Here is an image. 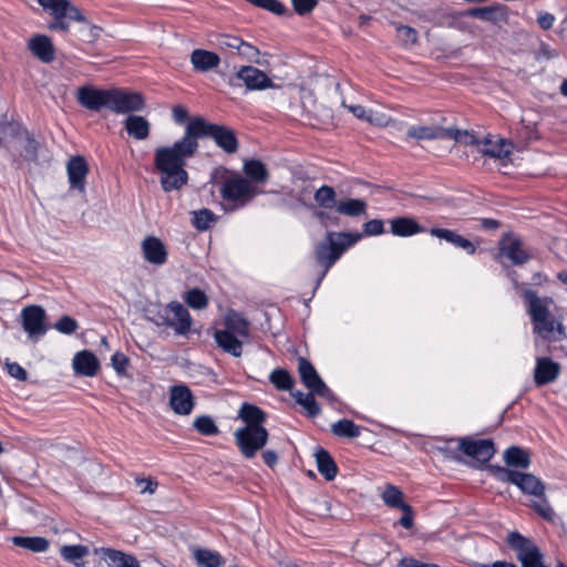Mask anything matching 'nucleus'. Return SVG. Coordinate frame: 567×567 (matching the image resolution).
I'll use <instances>...</instances> for the list:
<instances>
[{
    "mask_svg": "<svg viewBox=\"0 0 567 567\" xmlns=\"http://www.w3.org/2000/svg\"><path fill=\"white\" fill-rule=\"evenodd\" d=\"M210 137L227 154L238 151L235 131L228 126L209 123L200 116L192 117L186 124L184 136L171 146L155 150L154 165L161 173L164 192L178 190L188 182L185 171L186 161L193 157L199 147L198 140Z\"/></svg>",
    "mask_w": 567,
    "mask_h": 567,
    "instance_id": "nucleus-1",
    "label": "nucleus"
},
{
    "mask_svg": "<svg viewBox=\"0 0 567 567\" xmlns=\"http://www.w3.org/2000/svg\"><path fill=\"white\" fill-rule=\"evenodd\" d=\"M524 298L528 303V313L533 323V331L547 342H556L566 338V329L549 311L551 298H540L535 291L527 289Z\"/></svg>",
    "mask_w": 567,
    "mask_h": 567,
    "instance_id": "nucleus-2",
    "label": "nucleus"
},
{
    "mask_svg": "<svg viewBox=\"0 0 567 567\" xmlns=\"http://www.w3.org/2000/svg\"><path fill=\"white\" fill-rule=\"evenodd\" d=\"M39 4L50 10L53 17L52 22L49 23V29L52 31L68 32L70 29L69 22L76 21L86 25V33L84 38L87 41H93L99 38L101 28L90 23L82 14L81 10L71 3L69 0H37Z\"/></svg>",
    "mask_w": 567,
    "mask_h": 567,
    "instance_id": "nucleus-3",
    "label": "nucleus"
},
{
    "mask_svg": "<svg viewBox=\"0 0 567 567\" xmlns=\"http://www.w3.org/2000/svg\"><path fill=\"white\" fill-rule=\"evenodd\" d=\"M361 238L360 234L350 233H329L327 238L320 241L316 247V259L323 267L317 286L327 275L328 270L341 257L343 251L355 244Z\"/></svg>",
    "mask_w": 567,
    "mask_h": 567,
    "instance_id": "nucleus-4",
    "label": "nucleus"
},
{
    "mask_svg": "<svg viewBox=\"0 0 567 567\" xmlns=\"http://www.w3.org/2000/svg\"><path fill=\"white\" fill-rule=\"evenodd\" d=\"M157 327H168L178 336H187L192 328L188 310L178 301L169 302L156 318L152 319Z\"/></svg>",
    "mask_w": 567,
    "mask_h": 567,
    "instance_id": "nucleus-5",
    "label": "nucleus"
},
{
    "mask_svg": "<svg viewBox=\"0 0 567 567\" xmlns=\"http://www.w3.org/2000/svg\"><path fill=\"white\" fill-rule=\"evenodd\" d=\"M507 544L516 551V557L522 567H547L544 564V556L539 548L518 532H511L507 536Z\"/></svg>",
    "mask_w": 567,
    "mask_h": 567,
    "instance_id": "nucleus-6",
    "label": "nucleus"
},
{
    "mask_svg": "<svg viewBox=\"0 0 567 567\" xmlns=\"http://www.w3.org/2000/svg\"><path fill=\"white\" fill-rule=\"evenodd\" d=\"M259 193L250 181L239 175L226 178L220 187L221 197L239 206L246 205Z\"/></svg>",
    "mask_w": 567,
    "mask_h": 567,
    "instance_id": "nucleus-7",
    "label": "nucleus"
},
{
    "mask_svg": "<svg viewBox=\"0 0 567 567\" xmlns=\"http://www.w3.org/2000/svg\"><path fill=\"white\" fill-rule=\"evenodd\" d=\"M234 439L243 456L252 458L266 445L268 431L266 427H239Z\"/></svg>",
    "mask_w": 567,
    "mask_h": 567,
    "instance_id": "nucleus-8",
    "label": "nucleus"
},
{
    "mask_svg": "<svg viewBox=\"0 0 567 567\" xmlns=\"http://www.w3.org/2000/svg\"><path fill=\"white\" fill-rule=\"evenodd\" d=\"M219 74L226 78L227 83L233 87L240 86L241 83L250 91L274 87L272 81L266 73L251 65L241 66L229 76L224 72H219Z\"/></svg>",
    "mask_w": 567,
    "mask_h": 567,
    "instance_id": "nucleus-9",
    "label": "nucleus"
},
{
    "mask_svg": "<svg viewBox=\"0 0 567 567\" xmlns=\"http://www.w3.org/2000/svg\"><path fill=\"white\" fill-rule=\"evenodd\" d=\"M145 107L140 92L125 89H110V111L117 114H132Z\"/></svg>",
    "mask_w": 567,
    "mask_h": 567,
    "instance_id": "nucleus-10",
    "label": "nucleus"
},
{
    "mask_svg": "<svg viewBox=\"0 0 567 567\" xmlns=\"http://www.w3.org/2000/svg\"><path fill=\"white\" fill-rule=\"evenodd\" d=\"M298 372L305 386L317 395L332 399L333 394L322 381L315 367L305 358L298 359Z\"/></svg>",
    "mask_w": 567,
    "mask_h": 567,
    "instance_id": "nucleus-11",
    "label": "nucleus"
},
{
    "mask_svg": "<svg viewBox=\"0 0 567 567\" xmlns=\"http://www.w3.org/2000/svg\"><path fill=\"white\" fill-rule=\"evenodd\" d=\"M47 313L40 306H28L21 311V323L29 338L37 339L47 332Z\"/></svg>",
    "mask_w": 567,
    "mask_h": 567,
    "instance_id": "nucleus-12",
    "label": "nucleus"
},
{
    "mask_svg": "<svg viewBox=\"0 0 567 567\" xmlns=\"http://www.w3.org/2000/svg\"><path fill=\"white\" fill-rule=\"evenodd\" d=\"M458 450L481 464L487 463L496 452L492 440H472L470 437L460 439Z\"/></svg>",
    "mask_w": 567,
    "mask_h": 567,
    "instance_id": "nucleus-13",
    "label": "nucleus"
},
{
    "mask_svg": "<svg viewBox=\"0 0 567 567\" xmlns=\"http://www.w3.org/2000/svg\"><path fill=\"white\" fill-rule=\"evenodd\" d=\"M78 102L90 111L110 110V90L83 86L78 90Z\"/></svg>",
    "mask_w": 567,
    "mask_h": 567,
    "instance_id": "nucleus-14",
    "label": "nucleus"
},
{
    "mask_svg": "<svg viewBox=\"0 0 567 567\" xmlns=\"http://www.w3.org/2000/svg\"><path fill=\"white\" fill-rule=\"evenodd\" d=\"M89 165L81 155L72 156L66 163L68 179L70 188L81 194L85 192V179L89 174Z\"/></svg>",
    "mask_w": 567,
    "mask_h": 567,
    "instance_id": "nucleus-15",
    "label": "nucleus"
},
{
    "mask_svg": "<svg viewBox=\"0 0 567 567\" xmlns=\"http://www.w3.org/2000/svg\"><path fill=\"white\" fill-rule=\"evenodd\" d=\"M499 250L514 265H523L530 259V255L524 249L519 237L505 235L499 241Z\"/></svg>",
    "mask_w": 567,
    "mask_h": 567,
    "instance_id": "nucleus-16",
    "label": "nucleus"
},
{
    "mask_svg": "<svg viewBox=\"0 0 567 567\" xmlns=\"http://www.w3.org/2000/svg\"><path fill=\"white\" fill-rule=\"evenodd\" d=\"M169 405L179 415H188L194 409L195 402L192 391L184 384L174 385L169 391Z\"/></svg>",
    "mask_w": 567,
    "mask_h": 567,
    "instance_id": "nucleus-17",
    "label": "nucleus"
},
{
    "mask_svg": "<svg viewBox=\"0 0 567 567\" xmlns=\"http://www.w3.org/2000/svg\"><path fill=\"white\" fill-rule=\"evenodd\" d=\"M560 374V364L549 358L539 357L536 359L534 370V382L537 386H543L554 382Z\"/></svg>",
    "mask_w": 567,
    "mask_h": 567,
    "instance_id": "nucleus-18",
    "label": "nucleus"
},
{
    "mask_svg": "<svg viewBox=\"0 0 567 567\" xmlns=\"http://www.w3.org/2000/svg\"><path fill=\"white\" fill-rule=\"evenodd\" d=\"M94 554L105 560L109 567H137L140 565L133 555L113 548H95Z\"/></svg>",
    "mask_w": 567,
    "mask_h": 567,
    "instance_id": "nucleus-19",
    "label": "nucleus"
},
{
    "mask_svg": "<svg viewBox=\"0 0 567 567\" xmlns=\"http://www.w3.org/2000/svg\"><path fill=\"white\" fill-rule=\"evenodd\" d=\"M142 251L145 260L153 265H164L167 260V250L163 241L153 236L142 241Z\"/></svg>",
    "mask_w": 567,
    "mask_h": 567,
    "instance_id": "nucleus-20",
    "label": "nucleus"
},
{
    "mask_svg": "<svg viewBox=\"0 0 567 567\" xmlns=\"http://www.w3.org/2000/svg\"><path fill=\"white\" fill-rule=\"evenodd\" d=\"M513 145L511 142L498 138L493 140L491 136H486L480 143L478 152L485 156L505 159L512 154Z\"/></svg>",
    "mask_w": 567,
    "mask_h": 567,
    "instance_id": "nucleus-21",
    "label": "nucleus"
},
{
    "mask_svg": "<svg viewBox=\"0 0 567 567\" xmlns=\"http://www.w3.org/2000/svg\"><path fill=\"white\" fill-rule=\"evenodd\" d=\"M190 64L197 72H209L216 70L220 64V56L205 49H195L189 56Z\"/></svg>",
    "mask_w": 567,
    "mask_h": 567,
    "instance_id": "nucleus-22",
    "label": "nucleus"
},
{
    "mask_svg": "<svg viewBox=\"0 0 567 567\" xmlns=\"http://www.w3.org/2000/svg\"><path fill=\"white\" fill-rule=\"evenodd\" d=\"M72 365L75 373L83 377H94L100 369L99 360L89 350L78 352L73 358Z\"/></svg>",
    "mask_w": 567,
    "mask_h": 567,
    "instance_id": "nucleus-23",
    "label": "nucleus"
},
{
    "mask_svg": "<svg viewBox=\"0 0 567 567\" xmlns=\"http://www.w3.org/2000/svg\"><path fill=\"white\" fill-rule=\"evenodd\" d=\"M408 140H446V128L439 125H413L406 131Z\"/></svg>",
    "mask_w": 567,
    "mask_h": 567,
    "instance_id": "nucleus-24",
    "label": "nucleus"
},
{
    "mask_svg": "<svg viewBox=\"0 0 567 567\" xmlns=\"http://www.w3.org/2000/svg\"><path fill=\"white\" fill-rule=\"evenodd\" d=\"M28 47L40 61L50 63L54 60V47L49 37L43 34L34 35L29 40Z\"/></svg>",
    "mask_w": 567,
    "mask_h": 567,
    "instance_id": "nucleus-25",
    "label": "nucleus"
},
{
    "mask_svg": "<svg viewBox=\"0 0 567 567\" xmlns=\"http://www.w3.org/2000/svg\"><path fill=\"white\" fill-rule=\"evenodd\" d=\"M127 134L138 141L146 140L151 133V123L141 115L130 114L124 120Z\"/></svg>",
    "mask_w": 567,
    "mask_h": 567,
    "instance_id": "nucleus-26",
    "label": "nucleus"
},
{
    "mask_svg": "<svg viewBox=\"0 0 567 567\" xmlns=\"http://www.w3.org/2000/svg\"><path fill=\"white\" fill-rule=\"evenodd\" d=\"M214 339L219 348L233 357L238 358L243 354V341L229 330H216Z\"/></svg>",
    "mask_w": 567,
    "mask_h": 567,
    "instance_id": "nucleus-27",
    "label": "nucleus"
},
{
    "mask_svg": "<svg viewBox=\"0 0 567 567\" xmlns=\"http://www.w3.org/2000/svg\"><path fill=\"white\" fill-rule=\"evenodd\" d=\"M465 16L478 18L481 20L493 23L507 20L506 8L502 4H495L483 8H472L465 12Z\"/></svg>",
    "mask_w": 567,
    "mask_h": 567,
    "instance_id": "nucleus-28",
    "label": "nucleus"
},
{
    "mask_svg": "<svg viewBox=\"0 0 567 567\" xmlns=\"http://www.w3.org/2000/svg\"><path fill=\"white\" fill-rule=\"evenodd\" d=\"M430 234L434 237L446 240L447 243L465 250L470 255H473L476 251L473 243L454 230L445 228H432Z\"/></svg>",
    "mask_w": 567,
    "mask_h": 567,
    "instance_id": "nucleus-29",
    "label": "nucleus"
},
{
    "mask_svg": "<svg viewBox=\"0 0 567 567\" xmlns=\"http://www.w3.org/2000/svg\"><path fill=\"white\" fill-rule=\"evenodd\" d=\"M319 473L327 480L332 481L338 474V466L332 456L324 449H318L315 453Z\"/></svg>",
    "mask_w": 567,
    "mask_h": 567,
    "instance_id": "nucleus-30",
    "label": "nucleus"
},
{
    "mask_svg": "<svg viewBox=\"0 0 567 567\" xmlns=\"http://www.w3.org/2000/svg\"><path fill=\"white\" fill-rule=\"evenodd\" d=\"M238 416L245 422L246 425L244 427H264L262 423L267 417L260 408L249 403L241 405Z\"/></svg>",
    "mask_w": 567,
    "mask_h": 567,
    "instance_id": "nucleus-31",
    "label": "nucleus"
},
{
    "mask_svg": "<svg viewBox=\"0 0 567 567\" xmlns=\"http://www.w3.org/2000/svg\"><path fill=\"white\" fill-rule=\"evenodd\" d=\"M391 231L395 236L408 237L423 231V228L411 217H398L390 221Z\"/></svg>",
    "mask_w": 567,
    "mask_h": 567,
    "instance_id": "nucleus-32",
    "label": "nucleus"
},
{
    "mask_svg": "<svg viewBox=\"0 0 567 567\" xmlns=\"http://www.w3.org/2000/svg\"><path fill=\"white\" fill-rule=\"evenodd\" d=\"M192 553L199 567H220L224 564L223 557L215 550L194 547Z\"/></svg>",
    "mask_w": 567,
    "mask_h": 567,
    "instance_id": "nucleus-33",
    "label": "nucleus"
},
{
    "mask_svg": "<svg viewBox=\"0 0 567 567\" xmlns=\"http://www.w3.org/2000/svg\"><path fill=\"white\" fill-rule=\"evenodd\" d=\"M504 461L507 466L527 468L530 464L529 454L519 446H511L504 452Z\"/></svg>",
    "mask_w": 567,
    "mask_h": 567,
    "instance_id": "nucleus-34",
    "label": "nucleus"
},
{
    "mask_svg": "<svg viewBox=\"0 0 567 567\" xmlns=\"http://www.w3.org/2000/svg\"><path fill=\"white\" fill-rule=\"evenodd\" d=\"M522 492L532 494L534 496H543L545 492V485L543 482L533 474L520 473L518 477V482L516 483Z\"/></svg>",
    "mask_w": 567,
    "mask_h": 567,
    "instance_id": "nucleus-35",
    "label": "nucleus"
},
{
    "mask_svg": "<svg viewBox=\"0 0 567 567\" xmlns=\"http://www.w3.org/2000/svg\"><path fill=\"white\" fill-rule=\"evenodd\" d=\"M342 106L348 109L349 112H351L355 117H358L360 120H365L367 122H369L371 124H374L378 126H383L388 123V118L385 115L379 114V113H375L372 111H367L361 105H353V104L349 105L343 101Z\"/></svg>",
    "mask_w": 567,
    "mask_h": 567,
    "instance_id": "nucleus-36",
    "label": "nucleus"
},
{
    "mask_svg": "<svg viewBox=\"0 0 567 567\" xmlns=\"http://www.w3.org/2000/svg\"><path fill=\"white\" fill-rule=\"evenodd\" d=\"M244 173L255 183L264 184L269 178L268 169L258 159H249L244 164Z\"/></svg>",
    "mask_w": 567,
    "mask_h": 567,
    "instance_id": "nucleus-37",
    "label": "nucleus"
},
{
    "mask_svg": "<svg viewBox=\"0 0 567 567\" xmlns=\"http://www.w3.org/2000/svg\"><path fill=\"white\" fill-rule=\"evenodd\" d=\"M12 543L16 546L31 550L33 553H43L49 547V540L44 537H38V536H35V537L14 536L12 538Z\"/></svg>",
    "mask_w": 567,
    "mask_h": 567,
    "instance_id": "nucleus-38",
    "label": "nucleus"
},
{
    "mask_svg": "<svg viewBox=\"0 0 567 567\" xmlns=\"http://www.w3.org/2000/svg\"><path fill=\"white\" fill-rule=\"evenodd\" d=\"M336 210L341 215L355 217L365 214L367 203L362 199H344L338 202Z\"/></svg>",
    "mask_w": 567,
    "mask_h": 567,
    "instance_id": "nucleus-39",
    "label": "nucleus"
},
{
    "mask_svg": "<svg viewBox=\"0 0 567 567\" xmlns=\"http://www.w3.org/2000/svg\"><path fill=\"white\" fill-rule=\"evenodd\" d=\"M226 329L229 330L234 336L248 337L249 334V322L244 319L240 315L231 312L226 317Z\"/></svg>",
    "mask_w": 567,
    "mask_h": 567,
    "instance_id": "nucleus-40",
    "label": "nucleus"
},
{
    "mask_svg": "<svg viewBox=\"0 0 567 567\" xmlns=\"http://www.w3.org/2000/svg\"><path fill=\"white\" fill-rule=\"evenodd\" d=\"M60 554L66 561L81 567L83 564L80 560L89 554V548L84 545H64L60 548Z\"/></svg>",
    "mask_w": 567,
    "mask_h": 567,
    "instance_id": "nucleus-41",
    "label": "nucleus"
},
{
    "mask_svg": "<svg viewBox=\"0 0 567 567\" xmlns=\"http://www.w3.org/2000/svg\"><path fill=\"white\" fill-rule=\"evenodd\" d=\"M331 431L337 436L349 439L358 437L361 433L360 427L347 419L333 423Z\"/></svg>",
    "mask_w": 567,
    "mask_h": 567,
    "instance_id": "nucleus-42",
    "label": "nucleus"
},
{
    "mask_svg": "<svg viewBox=\"0 0 567 567\" xmlns=\"http://www.w3.org/2000/svg\"><path fill=\"white\" fill-rule=\"evenodd\" d=\"M315 202L318 204V206L331 209L337 206L336 202V192L331 186L323 185L315 193Z\"/></svg>",
    "mask_w": 567,
    "mask_h": 567,
    "instance_id": "nucleus-43",
    "label": "nucleus"
},
{
    "mask_svg": "<svg viewBox=\"0 0 567 567\" xmlns=\"http://www.w3.org/2000/svg\"><path fill=\"white\" fill-rule=\"evenodd\" d=\"M381 498L384 502V504L391 508H401L404 503L403 501V493L401 489L394 485H386L384 491L381 494Z\"/></svg>",
    "mask_w": 567,
    "mask_h": 567,
    "instance_id": "nucleus-44",
    "label": "nucleus"
},
{
    "mask_svg": "<svg viewBox=\"0 0 567 567\" xmlns=\"http://www.w3.org/2000/svg\"><path fill=\"white\" fill-rule=\"evenodd\" d=\"M446 140H454L464 145L476 146L477 150L480 148V143L482 142V140L475 136L472 132L451 127L446 128Z\"/></svg>",
    "mask_w": 567,
    "mask_h": 567,
    "instance_id": "nucleus-45",
    "label": "nucleus"
},
{
    "mask_svg": "<svg viewBox=\"0 0 567 567\" xmlns=\"http://www.w3.org/2000/svg\"><path fill=\"white\" fill-rule=\"evenodd\" d=\"M316 393L311 391L309 393H303L301 391H296L292 393L296 402L307 410L309 416H316L320 413V408L313 396Z\"/></svg>",
    "mask_w": 567,
    "mask_h": 567,
    "instance_id": "nucleus-46",
    "label": "nucleus"
},
{
    "mask_svg": "<svg viewBox=\"0 0 567 567\" xmlns=\"http://www.w3.org/2000/svg\"><path fill=\"white\" fill-rule=\"evenodd\" d=\"M184 301L193 309H204L208 305V298L206 293L199 288L189 289L184 293Z\"/></svg>",
    "mask_w": 567,
    "mask_h": 567,
    "instance_id": "nucleus-47",
    "label": "nucleus"
},
{
    "mask_svg": "<svg viewBox=\"0 0 567 567\" xmlns=\"http://www.w3.org/2000/svg\"><path fill=\"white\" fill-rule=\"evenodd\" d=\"M269 379L278 390L288 391L291 390L293 385L292 377L289 374L287 370L284 369L274 370Z\"/></svg>",
    "mask_w": 567,
    "mask_h": 567,
    "instance_id": "nucleus-48",
    "label": "nucleus"
},
{
    "mask_svg": "<svg viewBox=\"0 0 567 567\" xmlns=\"http://www.w3.org/2000/svg\"><path fill=\"white\" fill-rule=\"evenodd\" d=\"M215 221V215L209 209L193 212V226L198 230H206Z\"/></svg>",
    "mask_w": 567,
    "mask_h": 567,
    "instance_id": "nucleus-49",
    "label": "nucleus"
},
{
    "mask_svg": "<svg viewBox=\"0 0 567 567\" xmlns=\"http://www.w3.org/2000/svg\"><path fill=\"white\" fill-rule=\"evenodd\" d=\"M194 427L203 435H216L219 431L210 416H198L194 421Z\"/></svg>",
    "mask_w": 567,
    "mask_h": 567,
    "instance_id": "nucleus-50",
    "label": "nucleus"
},
{
    "mask_svg": "<svg viewBox=\"0 0 567 567\" xmlns=\"http://www.w3.org/2000/svg\"><path fill=\"white\" fill-rule=\"evenodd\" d=\"M396 33H398L399 40L404 45H412V44H415L417 42V32H416V30L411 28V27H409V25L399 24L396 27Z\"/></svg>",
    "mask_w": 567,
    "mask_h": 567,
    "instance_id": "nucleus-51",
    "label": "nucleus"
},
{
    "mask_svg": "<svg viewBox=\"0 0 567 567\" xmlns=\"http://www.w3.org/2000/svg\"><path fill=\"white\" fill-rule=\"evenodd\" d=\"M538 499L534 501L533 507L534 509L546 520H553L555 517V513L547 502L545 495L537 496Z\"/></svg>",
    "mask_w": 567,
    "mask_h": 567,
    "instance_id": "nucleus-52",
    "label": "nucleus"
},
{
    "mask_svg": "<svg viewBox=\"0 0 567 567\" xmlns=\"http://www.w3.org/2000/svg\"><path fill=\"white\" fill-rule=\"evenodd\" d=\"M54 328L61 333L71 334L76 331L79 324L75 319L63 316L54 323Z\"/></svg>",
    "mask_w": 567,
    "mask_h": 567,
    "instance_id": "nucleus-53",
    "label": "nucleus"
},
{
    "mask_svg": "<svg viewBox=\"0 0 567 567\" xmlns=\"http://www.w3.org/2000/svg\"><path fill=\"white\" fill-rule=\"evenodd\" d=\"M491 470L495 473L496 477L502 482H509L515 485L518 482L520 472L501 466H492Z\"/></svg>",
    "mask_w": 567,
    "mask_h": 567,
    "instance_id": "nucleus-54",
    "label": "nucleus"
},
{
    "mask_svg": "<svg viewBox=\"0 0 567 567\" xmlns=\"http://www.w3.org/2000/svg\"><path fill=\"white\" fill-rule=\"evenodd\" d=\"M241 39L230 34H218L216 37V45L219 49H238Z\"/></svg>",
    "mask_w": 567,
    "mask_h": 567,
    "instance_id": "nucleus-55",
    "label": "nucleus"
},
{
    "mask_svg": "<svg viewBox=\"0 0 567 567\" xmlns=\"http://www.w3.org/2000/svg\"><path fill=\"white\" fill-rule=\"evenodd\" d=\"M237 52L240 56L248 61H257L259 56V50L244 40L240 41Z\"/></svg>",
    "mask_w": 567,
    "mask_h": 567,
    "instance_id": "nucleus-56",
    "label": "nucleus"
},
{
    "mask_svg": "<svg viewBox=\"0 0 567 567\" xmlns=\"http://www.w3.org/2000/svg\"><path fill=\"white\" fill-rule=\"evenodd\" d=\"M111 361L112 367L116 371V373L120 375H124L130 363L128 358L121 352H115L112 355Z\"/></svg>",
    "mask_w": 567,
    "mask_h": 567,
    "instance_id": "nucleus-57",
    "label": "nucleus"
},
{
    "mask_svg": "<svg viewBox=\"0 0 567 567\" xmlns=\"http://www.w3.org/2000/svg\"><path fill=\"white\" fill-rule=\"evenodd\" d=\"M293 10L299 16H305L310 13L317 6V0H291Z\"/></svg>",
    "mask_w": 567,
    "mask_h": 567,
    "instance_id": "nucleus-58",
    "label": "nucleus"
},
{
    "mask_svg": "<svg viewBox=\"0 0 567 567\" xmlns=\"http://www.w3.org/2000/svg\"><path fill=\"white\" fill-rule=\"evenodd\" d=\"M135 483L137 486L141 487L142 494H151L152 495L156 492V488L158 486L157 481L152 477L136 478Z\"/></svg>",
    "mask_w": 567,
    "mask_h": 567,
    "instance_id": "nucleus-59",
    "label": "nucleus"
},
{
    "mask_svg": "<svg viewBox=\"0 0 567 567\" xmlns=\"http://www.w3.org/2000/svg\"><path fill=\"white\" fill-rule=\"evenodd\" d=\"M403 512L402 517L399 519V524L403 526L405 529H410L413 527L414 514L413 509L409 504L403 505L400 508Z\"/></svg>",
    "mask_w": 567,
    "mask_h": 567,
    "instance_id": "nucleus-60",
    "label": "nucleus"
},
{
    "mask_svg": "<svg viewBox=\"0 0 567 567\" xmlns=\"http://www.w3.org/2000/svg\"><path fill=\"white\" fill-rule=\"evenodd\" d=\"M38 144L33 138L27 136L23 140V152L22 156L27 159H34L37 157Z\"/></svg>",
    "mask_w": 567,
    "mask_h": 567,
    "instance_id": "nucleus-61",
    "label": "nucleus"
},
{
    "mask_svg": "<svg viewBox=\"0 0 567 567\" xmlns=\"http://www.w3.org/2000/svg\"><path fill=\"white\" fill-rule=\"evenodd\" d=\"M383 231V221L380 219H372L364 224V233L369 236L381 235Z\"/></svg>",
    "mask_w": 567,
    "mask_h": 567,
    "instance_id": "nucleus-62",
    "label": "nucleus"
},
{
    "mask_svg": "<svg viewBox=\"0 0 567 567\" xmlns=\"http://www.w3.org/2000/svg\"><path fill=\"white\" fill-rule=\"evenodd\" d=\"M7 371L8 373L19 380V381H25L27 378H28V373L27 371L18 363L16 362H12V363H7Z\"/></svg>",
    "mask_w": 567,
    "mask_h": 567,
    "instance_id": "nucleus-63",
    "label": "nucleus"
},
{
    "mask_svg": "<svg viewBox=\"0 0 567 567\" xmlns=\"http://www.w3.org/2000/svg\"><path fill=\"white\" fill-rule=\"evenodd\" d=\"M399 567H439V566L434 565V564L422 563L412 557H404L400 560Z\"/></svg>",
    "mask_w": 567,
    "mask_h": 567,
    "instance_id": "nucleus-64",
    "label": "nucleus"
}]
</instances>
